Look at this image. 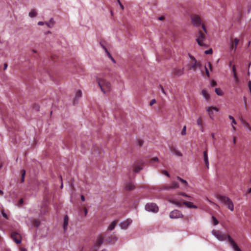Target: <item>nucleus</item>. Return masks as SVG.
<instances>
[{"mask_svg":"<svg viewBox=\"0 0 251 251\" xmlns=\"http://www.w3.org/2000/svg\"><path fill=\"white\" fill-rule=\"evenodd\" d=\"M213 235H214L219 241H225L227 239L232 248L235 251H241L240 249L237 246L235 241L229 235L223 234L218 230H213L212 231Z\"/></svg>","mask_w":251,"mask_h":251,"instance_id":"f257e3e1","label":"nucleus"},{"mask_svg":"<svg viewBox=\"0 0 251 251\" xmlns=\"http://www.w3.org/2000/svg\"><path fill=\"white\" fill-rule=\"evenodd\" d=\"M202 28L203 31L201 30H199L197 36L196 41L199 46L203 47L206 46L204 41L206 38L205 34L207 33V29L204 24L202 25Z\"/></svg>","mask_w":251,"mask_h":251,"instance_id":"f03ea898","label":"nucleus"},{"mask_svg":"<svg viewBox=\"0 0 251 251\" xmlns=\"http://www.w3.org/2000/svg\"><path fill=\"white\" fill-rule=\"evenodd\" d=\"M216 198L222 203L227 206V208L231 211L234 210V204L231 200L226 196L217 195Z\"/></svg>","mask_w":251,"mask_h":251,"instance_id":"7ed1b4c3","label":"nucleus"},{"mask_svg":"<svg viewBox=\"0 0 251 251\" xmlns=\"http://www.w3.org/2000/svg\"><path fill=\"white\" fill-rule=\"evenodd\" d=\"M97 81L100 88L101 91L103 93H106L110 91L111 84L109 82L104 79L100 78H97Z\"/></svg>","mask_w":251,"mask_h":251,"instance_id":"20e7f679","label":"nucleus"},{"mask_svg":"<svg viewBox=\"0 0 251 251\" xmlns=\"http://www.w3.org/2000/svg\"><path fill=\"white\" fill-rule=\"evenodd\" d=\"M189 57L191 60L187 64L188 70L196 71L198 68H200L201 65V62L198 61L194 56L190 54H189Z\"/></svg>","mask_w":251,"mask_h":251,"instance_id":"39448f33","label":"nucleus"},{"mask_svg":"<svg viewBox=\"0 0 251 251\" xmlns=\"http://www.w3.org/2000/svg\"><path fill=\"white\" fill-rule=\"evenodd\" d=\"M192 25L196 27L202 25V21L200 16L197 14H193L190 16Z\"/></svg>","mask_w":251,"mask_h":251,"instance_id":"423d86ee","label":"nucleus"},{"mask_svg":"<svg viewBox=\"0 0 251 251\" xmlns=\"http://www.w3.org/2000/svg\"><path fill=\"white\" fill-rule=\"evenodd\" d=\"M239 42V39L235 38L234 39L230 38V50L231 51H233L234 52H235L237 46L238 45Z\"/></svg>","mask_w":251,"mask_h":251,"instance_id":"0eeeda50","label":"nucleus"},{"mask_svg":"<svg viewBox=\"0 0 251 251\" xmlns=\"http://www.w3.org/2000/svg\"><path fill=\"white\" fill-rule=\"evenodd\" d=\"M145 208L149 211L157 212L158 211V207L156 204L154 203H147L145 206Z\"/></svg>","mask_w":251,"mask_h":251,"instance_id":"6e6552de","label":"nucleus"},{"mask_svg":"<svg viewBox=\"0 0 251 251\" xmlns=\"http://www.w3.org/2000/svg\"><path fill=\"white\" fill-rule=\"evenodd\" d=\"M170 217L172 219H176L179 218H182L183 215L181 212L178 210H175L172 211L170 213Z\"/></svg>","mask_w":251,"mask_h":251,"instance_id":"1a4fd4ad","label":"nucleus"},{"mask_svg":"<svg viewBox=\"0 0 251 251\" xmlns=\"http://www.w3.org/2000/svg\"><path fill=\"white\" fill-rule=\"evenodd\" d=\"M11 238L17 244H20L21 242V236L16 232H13L11 234Z\"/></svg>","mask_w":251,"mask_h":251,"instance_id":"9d476101","label":"nucleus"},{"mask_svg":"<svg viewBox=\"0 0 251 251\" xmlns=\"http://www.w3.org/2000/svg\"><path fill=\"white\" fill-rule=\"evenodd\" d=\"M172 73L175 76H180L184 73L183 68H175L173 70Z\"/></svg>","mask_w":251,"mask_h":251,"instance_id":"9b49d317","label":"nucleus"},{"mask_svg":"<svg viewBox=\"0 0 251 251\" xmlns=\"http://www.w3.org/2000/svg\"><path fill=\"white\" fill-rule=\"evenodd\" d=\"M179 187V184L177 182L173 181L171 185H165L163 186V189L170 190L171 189H176Z\"/></svg>","mask_w":251,"mask_h":251,"instance_id":"f8f14e48","label":"nucleus"},{"mask_svg":"<svg viewBox=\"0 0 251 251\" xmlns=\"http://www.w3.org/2000/svg\"><path fill=\"white\" fill-rule=\"evenodd\" d=\"M132 223V220L131 219H128L126 220L121 222L120 224V226L123 229H126L127 228L128 226Z\"/></svg>","mask_w":251,"mask_h":251,"instance_id":"ddd939ff","label":"nucleus"},{"mask_svg":"<svg viewBox=\"0 0 251 251\" xmlns=\"http://www.w3.org/2000/svg\"><path fill=\"white\" fill-rule=\"evenodd\" d=\"M103 239L104 238L101 235H99L95 243V247L99 248L102 244Z\"/></svg>","mask_w":251,"mask_h":251,"instance_id":"4468645a","label":"nucleus"},{"mask_svg":"<svg viewBox=\"0 0 251 251\" xmlns=\"http://www.w3.org/2000/svg\"><path fill=\"white\" fill-rule=\"evenodd\" d=\"M135 188V186L132 182H128L125 184V189L126 191H132Z\"/></svg>","mask_w":251,"mask_h":251,"instance_id":"2eb2a0df","label":"nucleus"},{"mask_svg":"<svg viewBox=\"0 0 251 251\" xmlns=\"http://www.w3.org/2000/svg\"><path fill=\"white\" fill-rule=\"evenodd\" d=\"M143 163H139L136 165H134L132 166V168H133V171L135 173H138L143 169Z\"/></svg>","mask_w":251,"mask_h":251,"instance_id":"dca6fc26","label":"nucleus"},{"mask_svg":"<svg viewBox=\"0 0 251 251\" xmlns=\"http://www.w3.org/2000/svg\"><path fill=\"white\" fill-rule=\"evenodd\" d=\"M170 150L173 153L177 156H182V154L179 151L177 150L176 147L173 146H170Z\"/></svg>","mask_w":251,"mask_h":251,"instance_id":"f3484780","label":"nucleus"},{"mask_svg":"<svg viewBox=\"0 0 251 251\" xmlns=\"http://www.w3.org/2000/svg\"><path fill=\"white\" fill-rule=\"evenodd\" d=\"M204 162L207 168H209L208 158L207 151H203Z\"/></svg>","mask_w":251,"mask_h":251,"instance_id":"a211bd4d","label":"nucleus"},{"mask_svg":"<svg viewBox=\"0 0 251 251\" xmlns=\"http://www.w3.org/2000/svg\"><path fill=\"white\" fill-rule=\"evenodd\" d=\"M215 110L216 111H219V109L217 108V107H213V106H211V107H208L207 109V111L210 116V117L211 118H212V116L211 115H212L213 114V110Z\"/></svg>","mask_w":251,"mask_h":251,"instance_id":"6ab92c4d","label":"nucleus"},{"mask_svg":"<svg viewBox=\"0 0 251 251\" xmlns=\"http://www.w3.org/2000/svg\"><path fill=\"white\" fill-rule=\"evenodd\" d=\"M117 223H118L117 220H115L113 221L108 226V228H107L108 230L111 231V230H113L114 229V228L117 225Z\"/></svg>","mask_w":251,"mask_h":251,"instance_id":"aec40b11","label":"nucleus"},{"mask_svg":"<svg viewBox=\"0 0 251 251\" xmlns=\"http://www.w3.org/2000/svg\"><path fill=\"white\" fill-rule=\"evenodd\" d=\"M183 204H184L186 207L190 208H197V206L194 205L192 202L189 201H183Z\"/></svg>","mask_w":251,"mask_h":251,"instance_id":"412c9836","label":"nucleus"},{"mask_svg":"<svg viewBox=\"0 0 251 251\" xmlns=\"http://www.w3.org/2000/svg\"><path fill=\"white\" fill-rule=\"evenodd\" d=\"M69 222V217L68 215H65L64 217V223H63V228L65 231L67 228V226Z\"/></svg>","mask_w":251,"mask_h":251,"instance_id":"4be33fe9","label":"nucleus"},{"mask_svg":"<svg viewBox=\"0 0 251 251\" xmlns=\"http://www.w3.org/2000/svg\"><path fill=\"white\" fill-rule=\"evenodd\" d=\"M241 123L242 125L247 128H248L250 131H251V126L250 124L245 120L241 119Z\"/></svg>","mask_w":251,"mask_h":251,"instance_id":"5701e85b","label":"nucleus"},{"mask_svg":"<svg viewBox=\"0 0 251 251\" xmlns=\"http://www.w3.org/2000/svg\"><path fill=\"white\" fill-rule=\"evenodd\" d=\"M117 240V237L115 235L111 236L110 237L107 239V241L109 243L113 244Z\"/></svg>","mask_w":251,"mask_h":251,"instance_id":"b1692460","label":"nucleus"},{"mask_svg":"<svg viewBox=\"0 0 251 251\" xmlns=\"http://www.w3.org/2000/svg\"><path fill=\"white\" fill-rule=\"evenodd\" d=\"M197 125L200 126L201 131L203 132V126H202V120L201 117H200L198 119V120L197 121Z\"/></svg>","mask_w":251,"mask_h":251,"instance_id":"393cba45","label":"nucleus"},{"mask_svg":"<svg viewBox=\"0 0 251 251\" xmlns=\"http://www.w3.org/2000/svg\"><path fill=\"white\" fill-rule=\"evenodd\" d=\"M201 94L203 97L206 99V100H208L209 99V95L207 93L205 90H202Z\"/></svg>","mask_w":251,"mask_h":251,"instance_id":"a878e982","label":"nucleus"},{"mask_svg":"<svg viewBox=\"0 0 251 251\" xmlns=\"http://www.w3.org/2000/svg\"><path fill=\"white\" fill-rule=\"evenodd\" d=\"M54 24V21L53 20V18H51L49 21V22H46V24L47 25L50 27L51 28L53 26V25Z\"/></svg>","mask_w":251,"mask_h":251,"instance_id":"bb28decb","label":"nucleus"},{"mask_svg":"<svg viewBox=\"0 0 251 251\" xmlns=\"http://www.w3.org/2000/svg\"><path fill=\"white\" fill-rule=\"evenodd\" d=\"M82 96V92L81 90H78L77 91V92L76 93V94H75V100H74V103L75 102V101L76 99L80 98Z\"/></svg>","mask_w":251,"mask_h":251,"instance_id":"cd10ccee","label":"nucleus"},{"mask_svg":"<svg viewBox=\"0 0 251 251\" xmlns=\"http://www.w3.org/2000/svg\"><path fill=\"white\" fill-rule=\"evenodd\" d=\"M32 224L35 227H38L40 224V222L39 220L34 219L32 221Z\"/></svg>","mask_w":251,"mask_h":251,"instance_id":"c85d7f7f","label":"nucleus"},{"mask_svg":"<svg viewBox=\"0 0 251 251\" xmlns=\"http://www.w3.org/2000/svg\"><path fill=\"white\" fill-rule=\"evenodd\" d=\"M36 11L34 9L32 10L29 13V16L30 17H35L36 16Z\"/></svg>","mask_w":251,"mask_h":251,"instance_id":"c756f323","label":"nucleus"},{"mask_svg":"<svg viewBox=\"0 0 251 251\" xmlns=\"http://www.w3.org/2000/svg\"><path fill=\"white\" fill-rule=\"evenodd\" d=\"M170 202H171L172 203H173V204H175L179 207L181 206V202H179V201H175V200H170L169 201Z\"/></svg>","mask_w":251,"mask_h":251,"instance_id":"7c9ffc66","label":"nucleus"},{"mask_svg":"<svg viewBox=\"0 0 251 251\" xmlns=\"http://www.w3.org/2000/svg\"><path fill=\"white\" fill-rule=\"evenodd\" d=\"M215 93L219 96H222L223 95V92L218 88L215 89Z\"/></svg>","mask_w":251,"mask_h":251,"instance_id":"2f4dec72","label":"nucleus"},{"mask_svg":"<svg viewBox=\"0 0 251 251\" xmlns=\"http://www.w3.org/2000/svg\"><path fill=\"white\" fill-rule=\"evenodd\" d=\"M25 175V170H22V171H21V175H22L21 182H23L24 181Z\"/></svg>","mask_w":251,"mask_h":251,"instance_id":"473e14b6","label":"nucleus"},{"mask_svg":"<svg viewBox=\"0 0 251 251\" xmlns=\"http://www.w3.org/2000/svg\"><path fill=\"white\" fill-rule=\"evenodd\" d=\"M177 178L178 180H179L180 182H181L182 183H183L184 184H185L186 186L187 185L188 183H187V182L184 180L183 179L181 178V177H180L179 176H177Z\"/></svg>","mask_w":251,"mask_h":251,"instance_id":"72a5a7b5","label":"nucleus"},{"mask_svg":"<svg viewBox=\"0 0 251 251\" xmlns=\"http://www.w3.org/2000/svg\"><path fill=\"white\" fill-rule=\"evenodd\" d=\"M212 219L214 225H217L219 224V221L216 219L214 216L212 217Z\"/></svg>","mask_w":251,"mask_h":251,"instance_id":"f704fd0d","label":"nucleus"},{"mask_svg":"<svg viewBox=\"0 0 251 251\" xmlns=\"http://www.w3.org/2000/svg\"><path fill=\"white\" fill-rule=\"evenodd\" d=\"M186 126H183V129L181 131V134L182 135H185L186 134Z\"/></svg>","mask_w":251,"mask_h":251,"instance_id":"c9c22d12","label":"nucleus"},{"mask_svg":"<svg viewBox=\"0 0 251 251\" xmlns=\"http://www.w3.org/2000/svg\"><path fill=\"white\" fill-rule=\"evenodd\" d=\"M102 47L103 49L105 51V52H106L108 57L110 58L112 57V56L110 54V53L108 52L107 49L103 46H102Z\"/></svg>","mask_w":251,"mask_h":251,"instance_id":"e433bc0d","label":"nucleus"},{"mask_svg":"<svg viewBox=\"0 0 251 251\" xmlns=\"http://www.w3.org/2000/svg\"><path fill=\"white\" fill-rule=\"evenodd\" d=\"M233 77L234 78V80L236 82V83H238L239 81V80L237 77V74H233Z\"/></svg>","mask_w":251,"mask_h":251,"instance_id":"4c0bfd02","label":"nucleus"},{"mask_svg":"<svg viewBox=\"0 0 251 251\" xmlns=\"http://www.w3.org/2000/svg\"><path fill=\"white\" fill-rule=\"evenodd\" d=\"M161 173L164 174V175H166L168 177H170V175H169V174L168 173V172L167 171L162 170L161 171Z\"/></svg>","mask_w":251,"mask_h":251,"instance_id":"58836bf2","label":"nucleus"},{"mask_svg":"<svg viewBox=\"0 0 251 251\" xmlns=\"http://www.w3.org/2000/svg\"><path fill=\"white\" fill-rule=\"evenodd\" d=\"M232 72L233 75L236 74V67H235V65H233L232 66Z\"/></svg>","mask_w":251,"mask_h":251,"instance_id":"ea45409f","label":"nucleus"},{"mask_svg":"<svg viewBox=\"0 0 251 251\" xmlns=\"http://www.w3.org/2000/svg\"><path fill=\"white\" fill-rule=\"evenodd\" d=\"M1 214L4 218H5L6 219H8V215L3 211V210L1 211Z\"/></svg>","mask_w":251,"mask_h":251,"instance_id":"a19ab883","label":"nucleus"},{"mask_svg":"<svg viewBox=\"0 0 251 251\" xmlns=\"http://www.w3.org/2000/svg\"><path fill=\"white\" fill-rule=\"evenodd\" d=\"M206 66H207V68L208 67L209 68V69L211 71H212V64L210 62H208L207 65H206Z\"/></svg>","mask_w":251,"mask_h":251,"instance_id":"79ce46f5","label":"nucleus"},{"mask_svg":"<svg viewBox=\"0 0 251 251\" xmlns=\"http://www.w3.org/2000/svg\"><path fill=\"white\" fill-rule=\"evenodd\" d=\"M206 66H207V68L208 67L209 68V69L211 71H212V64L210 62H208L207 65H206Z\"/></svg>","mask_w":251,"mask_h":251,"instance_id":"37998d69","label":"nucleus"},{"mask_svg":"<svg viewBox=\"0 0 251 251\" xmlns=\"http://www.w3.org/2000/svg\"><path fill=\"white\" fill-rule=\"evenodd\" d=\"M212 53V49H209L208 50H207L205 51V53L206 54H211Z\"/></svg>","mask_w":251,"mask_h":251,"instance_id":"c03bdc74","label":"nucleus"},{"mask_svg":"<svg viewBox=\"0 0 251 251\" xmlns=\"http://www.w3.org/2000/svg\"><path fill=\"white\" fill-rule=\"evenodd\" d=\"M156 103V100L155 99H153L151 100V101L150 102V105L151 106L153 104H155Z\"/></svg>","mask_w":251,"mask_h":251,"instance_id":"a18cd8bd","label":"nucleus"},{"mask_svg":"<svg viewBox=\"0 0 251 251\" xmlns=\"http://www.w3.org/2000/svg\"><path fill=\"white\" fill-rule=\"evenodd\" d=\"M205 72H206V75L207 76V77H209V76H210L209 73L208 72V70L207 69L206 66H205Z\"/></svg>","mask_w":251,"mask_h":251,"instance_id":"49530a36","label":"nucleus"},{"mask_svg":"<svg viewBox=\"0 0 251 251\" xmlns=\"http://www.w3.org/2000/svg\"><path fill=\"white\" fill-rule=\"evenodd\" d=\"M216 82L214 80H212L211 82V85L212 87H214L216 85Z\"/></svg>","mask_w":251,"mask_h":251,"instance_id":"de8ad7c7","label":"nucleus"},{"mask_svg":"<svg viewBox=\"0 0 251 251\" xmlns=\"http://www.w3.org/2000/svg\"><path fill=\"white\" fill-rule=\"evenodd\" d=\"M179 194L180 195H181V196H184L186 197H190V196L189 195H188L187 194H186L185 193H180Z\"/></svg>","mask_w":251,"mask_h":251,"instance_id":"09e8293b","label":"nucleus"},{"mask_svg":"<svg viewBox=\"0 0 251 251\" xmlns=\"http://www.w3.org/2000/svg\"><path fill=\"white\" fill-rule=\"evenodd\" d=\"M158 160V158L157 157H155L152 158L151 160V162L157 161Z\"/></svg>","mask_w":251,"mask_h":251,"instance_id":"8fccbe9b","label":"nucleus"},{"mask_svg":"<svg viewBox=\"0 0 251 251\" xmlns=\"http://www.w3.org/2000/svg\"><path fill=\"white\" fill-rule=\"evenodd\" d=\"M231 126H232V125L235 126V125L237 124V123H236V122L235 119H233V120L231 122Z\"/></svg>","mask_w":251,"mask_h":251,"instance_id":"3c124183","label":"nucleus"},{"mask_svg":"<svg viewBox=\"0 0 251 251\" xmlns=\"http://www.w3.org/2000/svg\"><path fill=\"white\" fill-rule=\"evenodd\" d=\"M23 202H24L23 199H20L19 201V205H21L23 203Z\"/></svg>","mask_w":251,"mask_h":251,"instance_id":"603ef678","label":"nucleus"},{"mask_svg":"<svg viewBox=\"0 0 251 251\" xmlns=\"http://www.w3.org/2000/svg\"><path fill=\"white\" fill-rule=\"evenodd\" d=\"M160 88H161V90L162 92L164 94L166 95V92H165V90H164V89L163 88V87L162 86H160Z\"/></svg>","mask_w":251,"mask_h":251,"instance_id":"864d4df0","label":"nucleus"},{"mask_svg":"<svg viewBox=\"0 0 251 251\" xmlns=\"http://www.w3.org/2000/svg\"><path fill=\"white\" fill-rule=\"evenodd\" d=\"M84 211L85 216H86L88 213V211L86 208H84Z\"/></svg>","mask_w":251,"mask_h":251,"instance_id":"5fc2aeb1","label":"nucleus"},{"mask_svg":"<svg viewBox=\"0 0 251 251\" xmlns=\"http://www.w3.org/2000/svg\"><path fill=\"white\" fill-rule=\"evenodd\" d=\"M248 87H249V90H251V81H249L248 82Z\"/></svg>","mask_w":251,"mask_h":251,"instance_id":"6e6d98bb","label":"nucleus"},{"mask_svg":"<svg viewBox=\"0 0 251 251\" xmlns=\"http://www.w3.org/2000/svg\"><path fill=\"white\" fill-rule=\"evenodd\" d=\"M143 144V141H142V140H139V141L138 144H139V146H142Z\"/></svg>","mask_w":251,"mask_h":251,"instance_id":"4d7b16f0","label":"nucleus"},{"mask_svg":"<svg viewBox=\"0 0 251 251\" xmlns=\"http://www.w3.org/2000/svg\"><path fill=\"white\" fill-rule=\"evenodd\" d=\"M44 24H45V23H44V22H39L38 23V25H44Z\"/></svg>","mask_w":251,"mask_h":251,"instance_id":"13d9d810","label":"nucleus"},{"mask_svg":"<svg viewBox=\"0 0 251 251\" xmlns=\"http://www.w3.org/2000/svg\"><path fill=\"white\" fill-rule=\"evenodd\" d=\"M236 143V137L234 136V137H233V143L234 144H235Z\"/></svg>","mask_w":251,"mask_h":251,"instance_id":"bf43d9fd","label":"nucleus"},{"mask_svg":"<svg viewBox=\"0 0 251 251\" xmlns=\"http://www.w3.org/2000/svg\"><path fill=\"white\" fill-rule=\"evenodd\" d=\"M165 19L164 17V16H160V17L158 18V20H160V21H162L164 19Z\"/></svg>","mask_w":251,"mask_h":251,"instance_id":"052dcab7","label":"nucleus"},{"mask_svg":"<svg viewBox=\"0 0 251 251\" xmlns=\"http://www.w3.org/2000/svg\"><path fill=\"white\" fill-rule=\"evenodd\" d=\"M232 130H233V132H235V130H236V127L235 126L232 125Z\"/></svg>","mask_w":251,"mask_h":251,"instance_id":"680f3d73","label":"nucleus"},{"mask_svg":"<svg viewBox=\"0 0 251 251\" xmlns=\"http://www.w3.org/2000/svg\"><path fill=\"white\" fill-rule=\"evenodd\" d=\"M228 118L231 120V121L233 120V119H234V117L231 115L228 116Z\"/></svg>","mask_w":251,"mask_h":251,"instance_id":"e2e57ef3","label":"nucleus"},{"mask_svg":"<svg viewBox=\"0 0 251 251\" xmlns=\"http://www.w3.org/2000/svg\"><path fill=\"white\" fill-rule=\"evenodd\" d=\"M81 200H82V201H85V197L83 195L81 196Z\"/></svg>","mask_w":251,"mask_h":251,"instance_id":"0e129e2a","label":"nucleus"},{"mask_svg":"<svg viewBox=\"0 0 251 251\" xmlns=\"http://www.w3.org/2000/svg\"><path fill=\"white\" fill-rule=\"evenodd\" d=\"M7 66H8L7 64V63H5L4 64V68H3V69L4 70H6L7 69Z\"/></svg>","mask_w":251,"mask_h":251,"instance_id":"69168bd1","label":"nucleus"},{"mask_svg":"<svg viewBox=\"0 0 251 251\" xmlns=\"http://www.w3.org/2000/svg\"><path fill=\"white\" fill-rule=\"evenodd\" d=\"M118 2L119 3V4L120 5V6L122 8V9H124V6L120 3V1L119 0H118Z\"/></svg>","mask_w":251,"mask_h":251,"instance_id":"338daca9","label":"nucleus"},{"mask_svg":"<svg viewBox=\"0 0 251 251\" xmlns=\"http://www.w3.org/2000/svg\"><path fill=\"white\" fill-rule=\"evenodd\" d=\"M21 251H27V250L25 249L22 248L21 249Z\"/></svg>","mask_w":251,"mask_h":251,"instance_id":"774afa93","label":"nucleus"}]
</instances>
